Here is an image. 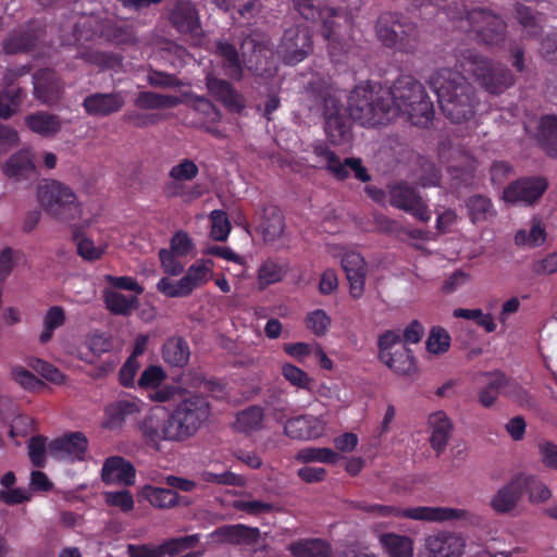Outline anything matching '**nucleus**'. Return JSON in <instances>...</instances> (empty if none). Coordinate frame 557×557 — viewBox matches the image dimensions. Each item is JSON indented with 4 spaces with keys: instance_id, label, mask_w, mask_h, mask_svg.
<instances>
[{
    "instance_id": "1",
    "label": "nucleus",
    "mask_w": 557,
    "mask_h": 557,
    "mask_svg": "<svg viewBox=\"0 0 557 557\" xmlns=\"http://www.w3.org/2000/svg\"><path fill=\"white\" fill-rule=\"evenodd\" d=\"M308 94L310 110L321 112L326 136L336 146L350 138L349 117L367 127L386 125L395 119V109L385 101L379 84L356 86L348 96L346 109L335 90L323 81L311 82Z\"/></svg>"
},
{
    "instance_id": "2",
    "label": "nucleus",
    "mask_w": 557,
    "mask_h": 557,
    "mask_svg": "<svg viewBox=\"0 0 557 557\" xmlns=\"http://www.w3.org/2000/svg\"><path fill=\"white\" fill-rule=\"evenodd\" d=\"M435 92L443 114L453 123H462L474 116L479 104L475 88L459 71L443 67L428 81Z\"/></svg>"
},
{
    "instance_id": "3",
    "label": "nucleus",
    "mask_w": 557,
    "mask_h": 557,
    "mask_svg": "<svg viewBox=\"0 0 557 557\" xmlns=\"http://www.w3.org/2000/svg\"><path fill=\"white\" fill-rule=\"evenodd\" d=\"M375 32L382 45L388 49L414 54L420 47V30L409 17L396 13L384 12L376 21Z\"/></svg>"
},
{
    "instance_id": "4",
    "label": "nucleus",
    "mask_w": 557,
    "mask_h": 557,
    "mask_svg": "<svg viewBox=\"0 0 557 557\" xmlns=\"http://www.w3.org/2000/svg\"><path fill=\"white\" fill-rule=\"evenodd\" d=\"M458 62L463 72L472 75L492 95L503 94L515 83V77L507 66L493 64L475 49L465 50Z\"/></svg>"
},
{
    "instance_id": "5",
    "label": "nucleus",
    "mask_w": 557,
    "mask_h": 557,
    "mask_svg": "<svg viewBox=\"0 0 557 557\" xmlns=\"http://www.w3.org/2000/svg\"><path fill=\"white\" fill-rule=\"evenodd\" d=\"M181 442L196 435L211 414L207 397L196 393H184L169 411Z\"/></svg>"
},
{
    "instance_id": "6",
    "label": "nucleus",
    "mask_w": 557,
    "mask_h": 557,
    "mask_svg": "<svg viewBox=\"0 0 557 557\" xmlns=\"http://www.w3.org/2000/svg\"><path fill=\"white\" fill-rule=\"evenodd\" d=\"M356 508L379 517L406 518L423 522H445L461 520L467 517L465 509L449 507L417 506L401 508L381 504L369 505L366 502H358Z\"/></svg>"
},
{
    "instance_id": "7",
    "label": "nucleus",
    "mask_w": 557,
    "mask_h": 557,
    "mask_svg": "<svg viewBox=\"0 0 557 557\" xmlns=\"http://www.w3.org/2000/svg\"><path fill=\"white\" fill-rule=\"evenodd\" d=\"M295 7L299 14L308 21L322 20L321 33L329 41V52L333 61L339 62V55L348 52V45L339 40V20L347 23V16L339 9L330 8L321 10L313 0H295Z\"/></svg>"
},
{
    "instance_id": "8",
    "label": "nucleus",
    "mask_w": 557,
    "mask_h": 557,
    "mask_svg": "<svg viewBox=\"0 0 557 557\" xmlns=\"http://www.w3.org/2000/svg\"><path fill=\"white\" fill-rule=\"evenodd\" d=\"M37 196L42 209L60 221L71 222L82 215V205L73 189L58 181L39 185Z\"/></svg>"
},
{
    "instance_id": "9",
    "label": "nucleus",
    "mask_w": 557,
    "mask_h": 557,
    "mask_svg": "<svg viewBox=\"0 0 557 557\" xmlns=\"http://www.w3.org/2000/svg\"><path fill=\"white\" fill-rule=\"evenodd\" d=\"M453 20L466 21L468 30L475 34L479 41L487 46H498L502 44L507 34V24L503 17L486 8L466 9L456 14H451Z\"/></svg>"
},
{
    "instance_id": "10",
    "label": "nucleus",
    "mask_w": 557,
    "mask_h": 557,
    "mask_svg": "<svg viewBox=\"0 0 557 557\" xmlns=\"http://www.w3.org/2000/svg\"><path fill=\"white\" fill-rule=\"evenodd\" d=\"M136 428L143 443L150 449L160 451L162 443H182L169 411L153 407L138 420Z\"/></svg>"
},
{
    "instance_id": "11",
    "label": "nucleus",
    "mask_w": 557,
    "mask_h": 557,
    "mask_svg": "<svg viewBox=\"0 0 557 557\" xmlns=\"http://www.w3.org/2000/svg\"><path fill=\"white\" fill-rule=\"evenodd\" d=\"M379 359L399 376H410L417 373L418 364L410 348L401 343L397 331L388 330L377 338Z\"/></svg>"
},
{
    "instance_id": "12",
    "label": "nucleus",
    "mask_w": 557,
    "mask_h": 557,
    "mask_svg": "<svg viewBox=\"0 0 557 557\" xmlns=\"http://www.w3.org/2000/svg\"><path fill=\"white\" fill-rule=\"evenodd\" d=\"M312 52V35L308 26L294 25L284 30L277 54L287 65H296Z\"/></svg>"
},
{
    "instance_id": "13",
    "label": "nucleus",
    "mask_w": 557,
    "mask_h": 557,
    "mask_svg": "<svg viewBox=\"0 0 557 557\" xmlns=\"http://www.w3.org/2000/svg\"><path fill=\"white\" fill-rule=\"evenodd\" d=\"M388 194V201L392 207L411 214L421 222L430 221L431 211L429 206L416 187L401 182L391 186Z\"/></svg>"
},
{
    "instance_id": "14",
    "label": "nucleus",
    "mask_w": 557,
    "mask_h": 557,
    "mask_svg": "<svg viewBox=\"0 0 557 557\" xmlns=\"http://www.w3.org/2000/svg\"><path fill=\"white\" fill-rule=\"evenodd\" d=\"M548 181L543 176H524L511 182L503 190L507 203L530 206L535 203L547 190Z\"/></svg>"
},
{
    "instance_id": "15",
    "label": "nucleus",
    "mask_w": 557,
    "mask_h": 557,
    "mask_svg": "<svg viewBox=\"0 0 557 557\" xmlns=\"http://www.w3.org/2000/svg\"><path fill=\"white\" fill-rule=\"evenodd\" d=\"M424 87L420 82L410 75L399 76L392 87H383L385 101L395 109V117L401 114L411 102L421 98Z\"/></svg>"
},
{
    "instance_id": "16",
    "label": "nucleus",
    "mask_w": 557,
    "mask_h": 557,
    "mask_svg": "<svg viewBox=\"0 0 557 557\" xmlns=\"http://www.w3.org/2000/svg\"><path fill=\"white\" fill-rule=\"evenodd\" d=\"M34 96L41 103L52 106L59 102L64 90L61 76L52 69H40L33 76Z\"/></svg>"
},
{
    "instance_id": "17",
    "label": "nucleus",
    "mask_w": 557,
    "mask_h": 557,
    "mask_svg": "<svg viewBox=\"0 0 557 557\" xmlns=\"http://www.w3.org/2000/svg\"><path fill=\"white\" fill-rule=\"evenodd\" d=\"M243 62L249 71L258 75H270L272 73V51L268 46L252 37H246L240 46Z\"/></svg>"
},
{
    "instance_id": "18",
    "label": "nucleus",
    "mask_w": 557,
    "mask_h": 557,
    "mask_svg": "<svg viewBox=\"0 0 557 557\" xmlns=\"http://www.w3.org/2000/svg\"><path fill=\"white\" fill-rule=\"evenodd\" d=\"M206 86L211 97L231 113H242L245 98L228 81L208 75Z\"/></svg>"
},
{
    "instance_id": "19",
    "label": "nucleus",
    "mask_w": 557,
    "mask_h": 557,
    "mask_svg": "<svg viewBox=\"0 0 557 557\" xmlns=\"http://www.w3.org/2000/svg\"><path fill=\"white\" fill-rule=\"evenodd\" d=\"M49 454L55 458H70L82 461L88 449V440L83 432H70L50 442Z\"/></svg>"
},
{
    "instance_id": "20",
    "label": "nucleus",
    "mask_w": 557,
    "mask_h": 557,
    "mask_svg": "<svg viewBox=\"0 0 557 557\" xmlns=\"http://www.w3.org/2000/svg\"><path fill=\"white\" fill-rule=\"evenodd\" d=\"M125 104V98L121 91L94 92L84 98L82 107L84 111L95 117H106L117 113Z\"/></svg>"
},
{
    "instance_id": "21",
    "label": "nucleus",
    "mask_w": 557,
    "mask_h": 557,
    "mask_svg": "<svg viewBox=\"0 0 557 557\" xmlns=\"http://www.w3.org/2000/svg\"><path fill=\"white\" fill-rule=\"evenodd\" d=\"M465 546V540L453 532L443 531L425 539L429 557H460Z\"/></svg>"
},
{
    "instance_id": "22",
    "label": "nucleus",
    "mask_w": 557,
    "mask_h": 557,
    "mask_svg": "<svg viewBox=\"0 0 557 557\" xmlns=\"http://www.w3.org/2000/svg\"><path fill=\"white\" fill-rule=\"evenodd\" d=\"M325 430L324 422L311 414H300L288 419L284 424V433L292 440L309 441L319 438Z\"/></svg>"
},
{
    "instance_id": "23",
    "label": "nucleus",
    "mask_w": 557,
    "mask_h": 557,
    "mask_svg": "<svg viewBox=\"0 0 557 557\" xmlns=\"http://www.w3.org/2000/svg\"><path fill=\"white\" fill-rule=\"evenodd\" d=\"M342 267L349 282V293L354 299H359L364 293L367 277V263L361 253L357 251L345 252L342 257Z\"/></svg>"
},
{
    "instance_id": "24",
    "label": "nucleus",
    "mask_w": 557,
    "mask_h": 557,
    "mask_svg": "<svg viewBox=\"0 0 557 557\" xmlns=\"http://www.w3.org/2000/svg\"><path fill=\"white\" fill-rule=\"evenodd\" d=\"M525 482L521 475L513 476L507 484L502 486L491 499L492 509L500 515L511 512L525 494Z\"/></svg>"
},
{
    "instance_id": "25",
    "label": "nucleus",
    "mask_w": 557,
    "mask_h": 557,
    "mask_svg": "<svg viewBox=\"0 0 557 557\" xmlns=\"http://www.w3.org/2000/svg\"><path fill=\"white\" fill-rule=\"evenodd\" d=\"M140 411L139 403L133 399H117L108 404L103 409L101 426L109 431H119L128 417Z\"/></svg>"
},
{
    "instance_id": "26",
    "label": "nucleus",
    "mask_w": 557,
    "mask_h": 557,
    "mask_svg": "<svg viewBox=\"0 0 557 557\" xmlns=\"http://www.w3.org/2000/svg\"><path fill=\"white\" fill-rule=\"evenodd\" d=\"M172 26L182 34H197L201 28L196 5L190 0H177L170 11Z\"/></svg>"
},
{
    "instance_id": "27",
    "label": "nucleus",
    "mask_w": 557,
    "mask_h": 557,
    "mask_svg": "<svg viewBox=\"0 0 557 557\" xmlns=\"http://www.w3.org/2000/svg\"><path fill=\"white\" fill-rule=\"evenodd\" d=\"M136 470L133 463L121 456H112L104 460L101 479L106 484L131 486L135 483Z\"/></svg>"
},
{
    "instance_id": "28",
    "label": "nucleus",
    "mask_w": 557,
    "mask_h": 557,
    "mask_svg": "<svg viewBox=\"0 0 557 557\" xmlns=\"http://www.w3.org/2000/svg\"><path fill=\"white\" fill-rule=\"evenodd\" d=\"M3 174L14 182L36 178V168L28 150H20L12 154L3 165Z\"/></svg>"
},
{
    "instance_id": "29",
    "label": "nucleus",
    "mask_w": 557,
    "mask_h": 557,
    "mask_svg": "<svg viewBox=\"0 0 557 557\" xmlns=\"http://www.w3.org/2000/svg\"><path fill=\"white\" fill-rule=\"evenodd\" d=\"M26 127L45 138L57 136L62 129V119L48 111L29 113L24 117Z\"/></svg>"
},
{
    "instance_id": "30",
    "label": "nucleus",
    "mask_w": 557,
    "mask_h": 557,
    "mask_svg": "<svg viewBox=\"0 0 557 557\" xmlns=\"http://www.w3.org/2000/svg\"><path fill=\"white\" fill-rule=\"evenodd\" d=\"M482 376L488 379L486 385L482 387L478 393L479 403L484 408H491L497 400L503 386H512L516 389L521 391V385L516 382H511L507 376L499 371L484 372Z\"/></svg>"
},
{
    "instance_id": "31",
    "label": "nucleus",
    "mask_w": 557,
    "mask_h": 557,
    "mask_svg": "<svg viewBox=\"0 0 557 557\" xmlns=\"http://www.w3.org/2000/svg\"><path fill=\"white\" fill-rule=\"evenodd\" d=\"M38 42V34L30 25L22 26L12 32L2 42L5 54L28 52L35 49Z\"/></svg>"
},
{
    "instance_id": "32",
    "label": "nucleus",
    "mask_w": 557,
    "mask_h": 557,
    "mask_svg": "<svg viewBox=\"0 0 557 557\" xmlns=\"http://www.w3.org/2000/svg\"><path fill=\"white\" fill-rule=\"evenodd\" d=\"M162 359L173 368H184L190 358V348L187 341L181 336L169 337L162 345Z\"/></svg>"
},
{
    "instance_id": "33",
    "label": "nucleus",
    "mask_w": 557,
    "mask_h": 557,
    "mask_svg": "<svg viewBox=\"0 0 557 557\" xmlns=\"http://www.w3.org/2000/svg\"><path fill=\"white\" fill-rule=\"evenodd\" d=\"M264 409L259 405H251L237 412L233 429L238 433L250 435L264 428Z\"/></svg>"
},
{
    "instance_id": "34",
    "label": "nucleus",
    "mask_w": 557,
    "mask_h": 557,
    "mask_svg": "<svg viewBox=\"0 0 557 557\" xmlns=\"http://www.w3.org/2000/svg\"><path fill=\"white\" fill-rule=\"evenodd\" d=\"M429 423L432 430L431 446L437 455L445 450L450 437L453 424L444 411H437L429 417Z\"/></svg>"
},
{
    "instance_id": "35",
    "label": "nucleus",
    "mask_w": 557,
    "mask_h": 557,
    "mask_svg": "<svg viewBox=\"0 0 557 557\" xmlns=\"http://www.w3.org/2000/svg\"><path fill=\"white\" fill-rule=\"evenodd\" d=\"M537 143L545 154L557 159V116L544 115L541 117L537 128Z\"/></svg>"
},
{
    "instance_id": "36",
    "label": "nucleus",
    "mask_w": 557,
    "mask_h": 557,
    "mask_svg": "<svg viewBox=\"0 0 557 557\" xmlns=\"http://www.w3.org/2000/svg\"><path fill=\"white\" fill-rule=\"evenodd\" d=\"M401 114H407L412 125L428 127L434 119V107L425 90L421 92V98L411 102Z\"/></svg>"
},
{
    "instance_id": "37",
    "label": "nucleus",
    "mask_w": 557,
    "mask_h": 557,
    "mask_svg": "<svg viewBox=\"0 0 557 557\" xmlns=\"http://www.w3.org/2000/svg\"><path fill=\"white\" fill-rule=\"evenodd\" d=\"M285 228L284 216L280 208L270 206L263 209L260 230L265 242H274L281 237Z\"/></svg>"
},
{
    "instance_id": "38",
    "label": "nucleus",
    "mask_w": 557,
    "mask_h": 557,
    "mask_svg": "<svg viewBox=\"0 0 557 557\" xmlns=\"http://www.w3.org/2000/svg\"><path fill=\"white\" fill-rule=\"evenodd\" d=\"M215 534L231 544H253L260 537L258 528L245 524L223 525L215 530Z\"/></svg>"
},
{
    "instance_id": "39",
    "label": "nucleus",
    "mask_w": 557,
    "mask_h": 557,
    "mask_svg": "<svg viewBox=\"0 0 557 557\" xmlns=\"http://www.w3.org/2000/svg\"><path fill=\"white\" fill-rule=\"evenodd\" d=\"M106 308L114 315L129 317L138 307L137 296H125L116 290L106 289L103 292Z\"/></svg>"
},
{
    "instance_id": "40",
    "label": "nucleus",
    "mask_w": 557,
    "mask_h": 557,
    "mask_svg": "<svg viewBox=\"0 0 557 557\" xmlns=\"http://www.w3.org/2000/svg\"><path fill=\"white\" fill-rule=\"evenodd\" d=\"M182 102L176 95H162L153 91H140L134 100V106L140 110L169 109Z\"/></svg>"
},
{
    "instance_id": "41",
    "label": "nucleus",
    "mask_w": 557,
    "mask_h": 557,
    "mask_svg": "<svg viewBox=\"0 0 557 557\" xmlns=\"http://www.w3.org/2000/svg\"><path fill=\"white\" fill-rule=\"evenodd\" d=\"M294 557H330V545L321 539H300L288 545Z\"/></svg>"
},
{
    "instance_id": "42",
    "label": "nucleus",
    "mask_w": 557,
    "mask_h": 557,
    "mask_svg": "<svg viewBox=\"0 0 557 557\" xmlns=\"http://www.w3.org/2000/svg\"><path fill=\"white\" fill-rule=\"evenodd\" d=\"M287 270V263H280L275 259L268 258L258 269L259 289L262 290L272 284L280 283L285 277Z\"/></svg>"
},
{
    "instance_id": "43",
    "label": "nucleus",
    "mask_w": 557,
    "mask_h": 557,
    "mask_svg": "<svg viewBox=\"0 0 557 557\" xmlns=\"http://www.w3.org/2000/svg\"><path fill=\"white\" fill-rule=\"evenodd\" d=\"M216 53L223 59L225 73L232 78L240 79L243 77V66L236 47L227 41H219L216 44Z\"/></svg>"
},
{
    "instance_id": "44",
    "label": "nucleus",
    "mask_w": 557,
    "mask_h": 557,
    "mask_svg": "<svg viewBox=\"0 0 557 557\" xmlns=\"http://www.w3.org/2000/svg\"><path fill=\"white\" fill-rule=\"evenodd\" d=\"M380 542L391 557H412L413 541L407 535L384 533Z\"/></svg>"
},
{
    "instance_id": "45",
    "label": "nucleus",
    "mask_w": 557,
    "mask_h": 557,
    "mask_svg": "<svg viewBox=\"0 0 557 557\" xmlns=\"http://www.w3.org/2000/svg\"><path fill=\"white\" fill-rule=\"evenodd\" d=\"M313 153L318 158H322L326 163V169L333 176L339 181L348 177V171L342 163L339 157L330 149L326 143L318 141L312 145Z\"/></svg>"
},
{
    "instance_id": "46",
    "label": "nucleus",
    "mask_w": 557,
    "mask_h": 557,
    "mask_svg": "<svg viewBox=\"0 0 557 557\" xmlns=\"http://www.w3.org/2000/svg\"><path fill=\"white\" fill-rule=\"evenodd\" d=\"M466 207L472 223L485 222L496 214L492 200L483 195L470 196L466 201Z\"/></svg>"
},
{
    "instance_id": "47",
    "label": "nucleus",
    "mask_w": 557,
    "mask_h": 557,
    "mask_svg": "<svg viewBox=\"0 0 557 557\" xmlns=\"http://www.w3.org/2000/svg\"><path fill=\"white\" fill-rule=\"evenodd\" d=\"M516 18L525 34L530 37H537L543 30L542 14L530 7L518 3L516 5Z\"/></svg>"
},
{
    "instance_id": "48",
    "label": "nucleus",
    "mask_w": 557,
    "mask_h": 557,
    "mask_svg": "<svg viewBox=\"0 0 557 557\" xmlns=\"http://www.w3.org/2000/svg\"><path fill=\"white\" fill-rule=\"evenodd\" d=\"M143 495L153 506L160 509H169L180 502V495L172 488L146 485Z\"/></svg>"
},
{
    "instance_id": "49",
    "label": "nucleus",
    "mask_w": 557,
    "mask_h": 557,
    "mask_svg": "<svg viewBox=\"0 0 557 557\" xmlns=\"http://www.w3.org/2000/svg\"><path fill=\"white\" fill-rule=\"evenodd\" d=\"M282 376L294 387L312 393L315 380L297 366L286 362L281 368Z\"/></svg>"
},
{
    "instance_id": "50",
    "label": "nucleus",
    "mask_w": 557,
    "mask_h": 557,
    "mask_svg": "<svg viewBox=\"0 0 557 557\" xmlns=\"http://www.w3.org/2000/svg\"><path fill=\"white\" fill-rule=\"evenodd\" d=\"M24 98L25 92L20 87L0 91V119L8 120L17 113Z\"/></svg>"
},
{
    "instance_id": "51",
    "label": "nucleus",
    "mask_w": 557,
    "mask_h": 557,
    "mask_svg": "<svg viewBox=\"0 0 557 557\" xmlns=\"http://www.w3.org/2000/svg\"><path fill=\"white\" fill-rule=\"evenodd\" d=\"M65 320V311L61 306L50 307L44 317V330L39 335L40 344H47L52 338L54 331L64 325Z\"/></svg>"
},
{
    "instance_id": "52",
    "label": "nucleus",
    "mask_w": 557,
    "mask_h": 557,
    "mask_svg": "<svg viewBox=\"0 0 557 557\" xmlns=\"http://www.w3.org/2000/svg\"><path fill=\"white\" fill-rule=\"evenodd\" d=\"M78 58L101 70L113 69L120 64L121 59L113 52H103L95 49H84L78 52Z\"/></svg>"
},
{
    "instance_id": "53",
    "label": "nucleus",
    "mask_w": 557,
    "mask_h": 557,
    "mask_svg": "<svg viewBox=\"0 0 557 557\" xmlns=\"http://www.w3.org/2000/svg\"><path fill=\"white\" fill-rule=\"evenodd\" d=\"M188 280V277H182L174 282L168 277H162L157 283V289L169 298L187 297L194 290Z\"/></svg>"
},
{
    "instance_id": "54",
    "label": "nucleus",
    "mask_w": 557,
    "mask_h": 557,
    "mask_svg": "<svg viewBox=\"0 0 557 557\" xmlns=\"http://www.w3.org/2000/svg\"><path fill=\"white\" fill-rule=\"evenodd\" d=\"M338 458L339 455L327 447H306L297 453V460L305 463L317 461L333 465Z\"/></svg>"
},
{
    "instance_id": "55",
    "label": "nucleus",
    "mask_w": 557,
    "mask_h": 557,
    "mask_svg": "<svg viewBox=\"0 0 557 557\" xmlns=\"http://www.w3.org/2000/svg\"><path fill=\"white\" fill-rule=\"evenodd\" d=\"M73 240L77 246V253L85 260L95 261L101 258L103 249L95 246L94 242L86 238L82 228L74 227L72 231Z\"/></svg>"
},
{
    "instance_id": "56",
    "label": "nucleus",
    "mask_w": 557,
    "mask_h": 557,
    "mask_svg": "<svg viewBox=\"0 0 557 557\" xmlns=\"http://www.w3.org/2000/svg\"><path fill=\"white\" fill-rule=\"evenodd\" d=\"M211 222L210 236L218 242L227 239L231 232V222L223 210H213L209 215Z\"/></svg>"
},
{
    "instance_id": "57",
    "label": "nucleus",
    "mask_w": 557,
    "mask_h": 557,
    "mask_svg": "<svg viewBox=\"0 0 557 557\" xmlns=\"http://www.w3.org/2000/svg\"><path fill=\"white\" fill-rule=\"evenodd\" d=\"M450 347V336L442 326L432 327L426 339V349L431 354L441 355L446 352Z\"/></svg>"
},
{
    "instance_id": "58",
    "label": "nucleus",
    "mask_w": 557,
    "mask_h": 557,
    "mask_svg": "<svg viewBox=\"0 0 557 557\" xmlns=\"http://www.w3.org/2000/svg\"><path fill=\"white\" fill-rule=\"evenodd\" d=\"M521 475V480L525 482V493L532 503L545 502L550 497L549 488L539 479L532 475Z\"/></svg>"
},
{
    "instance_id": "59",
    "label": "nucleus",
    "mask_w": 557,
    "mask_h": 557,
    "mask_svg": "<svg viewBox=\"0 0 557 557\" xmlns=\"http://www.w3.org/2000/svg\"><path fill=\"white\" fill-rule=\"evenodd\" d=\"M199 174L198 165L190 159H183L180 163L172 166L169 176L171 180L189 182Z\"/></svg>"
},
{
    "instance_id": "60",
    "label": "nucleus",
    "mask_w": 557,
    "mask_h": 557,
    "mask_svg": "<svg viewBox=\"0 0 557 557\" xmlns=\"http://www.w3.org/2000/svg\"><path fill=\"white\" fill-rule=\"evenodd\" d=\"M331 318L322 309L312 311L306 318L307 327L317 336L325 335L331 326Z\"/></svg>"
},
{
    "instance_id": "61",
    "label": "nucleus",
    "mask_w": 557,
    "mask_h": 557,
    "mask_svg": "<svg viewBox=\"0 0 557 557\" xmlns=\"http://www.w3.org/2000/svg\"><path fill=\"white\" fill-rule=\"evenodd\" d=\"M12 376L23 388L32 392H39L45 387V383L40 379L23 367H14Z\"/></svg>"
},
{
    "instance_id": "62",
    "label": "nucleus",
    "mask_w": 557,
    "mask_h": 557,
    "mask_svg": "<svg viewBox=\"0 0 557 557\" xmlns=\"http://www.w3.org/2000/svg\"><path fill=\"white\" fill-rule=\"evenodd\" d=\"M419 180L423 187L437 186L441 181V171L436 164L425 158H420Z\"/></svg>"
},
{
    "instance_id": "63",
    "label": "nucleus",
    "mask_w": 557,
    "mask_h": 557,
    "mask_svg": "<svg viewBox=\"0 0 557 557\" xmlns=\"http://www.w3.org/2000/svg\"><path fill=\"white\" fill-rule=\"evenodd\" d=\"M166 374L160 366H149L139 376L138 386L140 388H157L165 380Z\"/></svg>"
},
{
    "instance_id": "64",
    "label": "nucleus",
    "mask_w": 557,
    "mask_h": 557,
    "mask_svg": "<svg viewBox=\"0 0 557 557\" xmlns=\"http://www.w3.org/2000/svg\"><path fill=\"white\" fill-rule=\"evenodd\" d=\"M162 119L163 116L160 113H143L136 110L127 111L123 115L124 122L138 128L156 125Z\"/></svg>"
}]
</instances>
